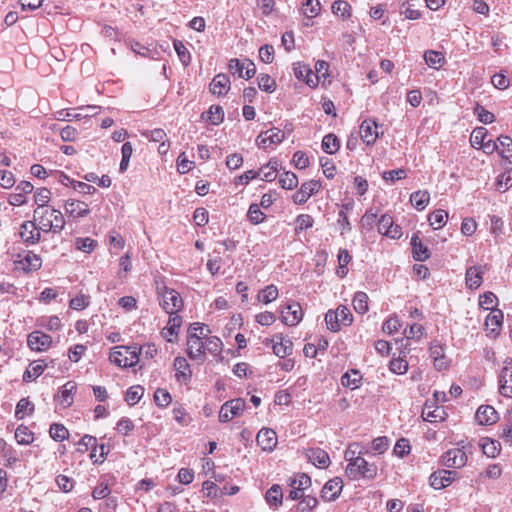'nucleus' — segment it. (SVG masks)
I'll use <instances>...</instances> for the list:
<instances>
[{
    "instance_id": "obj_1",
    "label": "nucleus",
    "mask_w": 512,
    "mask_h": 512,
    "mask_svg": "<svg viewBox=\"0 0 512 512\" xmlns=\"http://www.w3.org/2000/svg\"><path fill=\"white\" fill-rule=\"evenodd\" d=\"M34 220L38 222L43 232L59 233L63 230L65 221L62 213L51 207H41L34 210Z\"/></svg>"
},
{
    "instance_id": "obj_2",
    "label": "nucleus",
    "mask_w": 512,
    "mask_h": 512,
    "mask_svg": "<svg viewBox=\"0 0 512 512\" xmlns=\"http://www.w3.org/2000/svg\"><path fill=\"white\" fill-rule=\"evenodd\" d=\"M209 332L208 327L203 323H192L188 328V355L193 360L204 361L205 359V346L202 338Z\"/></svg>"
},
{
    "instance_id": "obj_3",
    "label": "nucleus",
    "mask_w": 512,
    "mask_h": 512,
    "mask_svg": "<svg viewBox=\"0 0 512 512\" xmlns=\"http://www.w3.org/2000/svg\"><path fill=\"white\" fill-rule=\"evenodd\" d=\"M141 348L137 346L115 347L110 353L109 359L115 365L128 368L133 367L139 362Z\"/></svg>"
},
{
    "instance_id": "obj_4",
    "label": "nucleus",
    "mask_w": 512,
    "mask_h": 512,
    "mask_svg": "<svg viewBox=\"0 0 512 512\" xmlns=\"http://www.w3.org/2000/svg\"><path fill=\"white\" fill-rule=\"evenodd\" d=\"M378 467L374 463H369L363 457H356L352 463H348L345 473L350 480L374 479L377 476Z\"/></svg>"
},
{
    "instance_id": "obj_5",
    "label": "nucleus",
    "mask_w": 512,
    "mask_h": 512,
    "mask_svg": "<svg viewBox=\"0 0 512 512\" xmlns=\"http://www.w3.org/2000/svg\"><path fill=\"white\" fill-rule=\"evenodd\" d=\"M352 321L353 316L348 307L344 305L338 306L335 311L329 310L325 315L327 328L332 332H338L341 326H349Z\"/></svg>"
},
{
    "instance_id": "obj_6",
    "label": "nucleus",
    "mask_w": 512,
    "mask_h": 512,
    "mask_svg": "<svg viewBox=\"0 0 512 512\" xmlns=\"http://www.w3.org/2000/svg\"><path fill=\"white\" fill-rule=\"evenodd\" d=\"M157 292L160 296V306L166 313H178L183 307V300L180 294L166 286L158 287Z\"/></svg>"
},
{
    "instance_id": "obj_7",
    "label": "nucleus",
    "mask_w": 512,
    "mask_h": 512,
    "mask_svg": "<svg viewBox=\"0 0 512 512\" xmlns=\"http://www.w3.org/2000/svg\"><path fill=\"white\" fill-rule=\"evenodd\" d=\"M499 393L507 398H512V358L507 357L503 361V367L498 375Z\"/></svg>"
},
{
    "instance_id": "obj_8",
    "label": "nucleus",
    "mask_w": 512,
    "mask_h": 512,
    "mask_svg": "<svg viewBox=\"0 0 512 512\" xmlns=\"http://www.w3.org/2000/svg\"><path fill=\"white\" fill-rule=\"evenodd\" d=\"M246 407V402L242 398H236L225 402L219 412V421L228 422L234 417L240 416Z\"/></svg>"
},
{
    "instance_id": "obj_9",
    "label": "nucleus",
    "mask_w": 512,
    "mask_h": 512,
    "mask_svg": "<svg viewBox=\"0 0 512 512\" xmlns=\"http://www.w3.org/2000/svg\"><path fill=\"white\" fill-rule=\"evenodd\" d=\"M289 486L291 487L289 498L299 500L304 497V491L310 488L311 478L305 473H300L290 478Z\"/></svg>"
},
{
    "instance_id": "obj_10",
    "label": "nucleus",
    "mask_w": 512,
    "mask_h": 512,
    "mask_svg": "<svg viewBox=\"0 0 512 512\" xmlns=\"http://www.w3.org/2000/svg\"><path fill=\"white\" fill-rule=\"evenodd\" d=\"M467 463V455L460 448H453L441 456V464L448 468H462Z\"/></svg>"
},
{
    "instance_id": "obj_11",
    "label": "nucleus",
    "mask_w": 512,
    "mask_h": 512,
    "mask_svg": "<svg viewBox=\"0 0 512 512\" xmlns=\"http://www.w3.org/2000/svg\"><path fill=\"white\" fill-rule=\"evenodd\" d=\"M456 477V472L452 470L439 469L433 472L429 477V484L432 488L440 490L448 487Z\"/></svg>"
},
{
    "instance_id": "obj_12",
    "label": "nucleus",
    "mask_w": 512,
    "mask_h": 512,
    "mask_svg": "<svg viewBox=\"0 0 512 512\" xmlns=\"http://www.w3.org/2000/svg\"><path fill=\"white\" fill-rule=\"evenodd\" d=\"M378 232L392 239H399L402 236L401 227L394 224L393 218L388 214L382 215L379 219Z\"/></svg>"
},
{
    "instance_id": "obj_13",
    "label": "nucleus",
    "mask_w": 512,
    "mask_h": 512,
    "mask_svg": "<svg viewBox=\"0 0 512 512\" xmlns=\"http://www.w3.org/2000/svg\"><path fill=\"white\" fill-rule=\"evenodd\" d=\"M285 137L284 132L276 127L270 128L265 132H262L256 139L259 147L266 148L270 145L280 144Z\"/></svg>"
},
{
    "instance_id": "obj_14",
    "label": "nucleus",
    "mask_w": 512,
    "mask_h": 512,
    "mask_svg": "<svg viewBox=\"0 0 512 512\" xmlns=\"http://www.w3.org/2000/svg\"><path fill=\"white\" fill-rule=\"evenodd\" d=\"M321 184L316 180H310L303 183L298 191L293 195L295 204H304L315 193L319 191Z\"/></svg>"
},
{
    "instance_id": "obj_15",
    "label": "nucleus",
    "mask_w": 512,
    "mask_h": 512,
    "mask_svg": "<svg viewBox=\"0 0 512 512\" xmlns=\"http://www.w3.org/2000/svg\"><path fill=\"white\" fill-rule=\"evenodd\" d=\"M282 321L288 326L297 325L303 317L302 307L299 303H290L281 310Z\"/></svg>"
},
{
    "instance_id": "obj_16",
    "label": "nucleus",
    "mask_w": 512,
    "mask_h": 512,
    "mask_svg": "<svg viewBox=\"0 0 512 512\" xmlns=\"http://www.w3.org/2000/svg\"><path fill=\"white\" fill-rule=\"evenodd\" d=\"M77 385L73 381L65 383L57 395L54 396V400L62 407L68 408L74 402V395L76 393Z\"/></svg>"
},
{
    "instance_id": "obj_17",
    "label": "nucleus",
    "mask_w": 512,
    "mask_h": 512,
    "mask_svg": "<svg viewBox=\"0 0 512 512\" xmlns=\"http://www.w3.org/2000/svg\"><path fill=\"white\" fill-rule=\"evenodd\" d=\"M17 268L25 272L37 271L41 268L42 259L39 255L27 251L23 255H19V260L16 261Z\"/></svg>"
},
{
    "instance_id": "obj_18",
    "label": "nucleus",
    "mask_w": 512,
    "mask_h": 512,
    "mask_svg": "<svg viewBox=\"0 0 512 512\" xmlns=\"http://www.w3.org/2000/svg\"><path fill=\"white\" fill-rule=\"evenodd\" d=\"M360 136L367 145L374 144L379 138L377 123L372 119L364 120L360 125Z\"/></svg>"
},
{
    "instance_id": "obj_19",
    "label": "nucleus",
    "mask_w": 512,
    "mask_h": 512,
    "mask_svg": "<svg viewBox=\"0 0 512 512\" xmlns=\"http://www.w3.org/2000/svg\"><path fill=\"white\" fill-rule=\"evenodd\" d=\"M39 230V226L36 227L34 222L25 221L20 227L19 234L25 244L33 245L40 241L41 235Z\"/></svg>"
},
{
    "instance_id": "obj_20",
    "label": "nucleus",
    "mask_w": 512,
    "mask_h": 512,
    "mask_svg": "<svg viewBox=\"0 0 512 512\" xmlns=\"http://www.w3.org/2000/svg\"><path fill=\"white\" fill-rule=\"evenodd\" d=\"M28 346L34 351L46 350L52 343L50 335L40 331H34L29 334L27 339Z\"/></svg>"
},
{
    "instance_id": "obj_21",
    "label": "nucleus",
    "mask_w": 512,
    "mask_h": 512,
    "mask_svg": "<svg viewBox=\"0 0 512 512\" xmlns=\"http://www.w3.org/2000/svg\"><path fill=\"white\" fill-rule=\"evenodd\" d=\"M230 85L231 82L229 77L224 73H220L212 79L209 85V90L213 95L220 97L228 93Z\"/></svg>"
},
{
    "instance_id": "obj_22",
    "label": "nucleus",
    "mask_w": 512,
    "mask_h": 512,
    "mask_svg": "<svg viewBox=\"0 0 512 512\" xmlns=\"http://www.w3.org/2000/svg\"><path fill=\"white\" fill-rule=\"evenodd\" d=\"M258 445L266 451H272L277 445L276 432L270 428H262L256 437Z\"/></svg>"
},
{
    "instance_id": "obj_23",
    "label": "nucleus",
    "mask_w": 512,
    "mask_h": 512,
    "mask_svg": "<svg viewBox=\"0 0 512 512\" xmlns=\"http://www.w3.org/2000/svg\"><path fill=\"white\" fill-rule=\"evenodd\" d=\"M343 481L335 477L327 481L322 489L321 497L326 501H334L341 493Z\"/></svg>"
},
{
    "instance_id": "obj_24",
    "label": "nucleus",
    "mask_w": 512,
    "mask_h": 512,
    "mask_svg": "<svg viewBox=\"0 0 512 512\" xmlns=\"http://www.w3.org/2000/svg\"><path fill=\"white\" fill-rule=\"evenodd\" d=\"M64 208L73 218H83L90 213L88 204L80 200L69 199L65 202Z\"/></svg>"
},
{
    "instance_id": "obj_25",
    "label": "nucleus",
    "mask_w": 512,
    "mask_h": 512,
    "mask_svg": "<svg viewBox=\"0 0 512 512\" xmlns=\"http://www.w3.org/2000/svg\"><path fill=\"white\" fill-rule=\"evenodd\" d=\"M475 419L480 425H492L497 422L498 413L494 407L490 405H482L477 409Z\"/></svg>"
},
{
    "instance_id": "obj_26",
    "label": "nucleus",
    "mask_w": 512,
    "mask_h": 512,
    "mask_svg": "<svg viewBox=\"0 0 512 512\" xmlns=\"http://www.w3.org/2000/svg\"><path fill=\"white\" fill-rule=\"evenodd\" d=\"M306 458L319 468H326L330 463V457L326 451L321 448H309L305 450Z\"/></svg>"
},
{
    "instance_id": "obj_27",
    "label": "nucleus",
    "mask_w": 512,
    "mask_h": 512,
    "mask_svg": "<svg viewBox=\"0 0 512 512\" xmlns=\"http://www.w3.org/2000/svg\"><path fill=\"white\" fill-rule=\"evenodd\" d=\"M174 368L176 370L175 378L179 383H188L191 379L192 373L190 365L184 357H176L174 359Z\"/></svg>"
},
{
    "instance_id": "obj_28",
    "label": "nucleus",
    "mask_w": 512,
    "mask_h": 512,
    "mask_svg": "<svg viewBox=\"0 0 512 512\" xmlns=\"http://www.w3.org/2000/svg\"><path fill=\"white\" fill-rule=\"evenodd\" d=\"M444 409L434 403L427 401L422 410V417L429 422H437L444 419Z\"/></svg>"
},
{
    "instance_id": "obj_29",
    "label": "nucleus",
    "mask_w": 512,
    "mask_h": 512,
    "mask_svg": "<svg viewBox=\"0 0 512 512\" xmlns=\"http://www.w3.org/2000/svg\"><path fill=\"white\" fill-rule=\"evenodd\" d=\"M482 267L481 266H471L466 270L465 274V282L466 286L469 289H477L481 286L483 277H482Z\"/></svg>"
},
{
    "instance_id": "obj_30",
    "label": "nucleus",
    "mask_w": 512,
    "mask_h": 512,
    "mask_svg": "<svg viewBox=\"0 0 512 512\" xmlns=\"http://www.w3.org/2000/svg\"><path fill=\"white\" fill-rule=\"evenodd\" d=\"M412 254L416 261H426L430 257V251L419 239L417 234H414L411 238Z\"/></svg>"
},
{
    "instance_id": "obj_31",
    "label": "nucleus",
    "mask_w": 512,
    "mask_h": 512,
    "mask_svg": "<svg viewBox=\"0 0 512 512\" xmlns=\"http://www.w3.org/2000/svg\"><path fill=\"white\" fill-rule=\"evenodd\" d=\"M273 353L280 357L284 358L292 353V343L290 340H284L280 336H276L273 340Z\"/></svg>"
},
{
    "instance_id": "obj_32",
    "label": "nucleus",
    "mask_w": 512,
    "mask_h": 512,
    "mask_svg": "<svg viewBox=\"0 0 512 512\" xmlns=\"http://www.w3.org/2000/svg\"><path fill=\"white\" fill-rule=\"evenodd\" d=\"M410 201L418 211L424 210L430 201V194L426 190H419L411 194Z\"/></svg>"
},
{
    "instance_id": "obj_33",
    "label": "nucleus",
    "mask_w": 512,
    "mask_h": 512,
    "mask_svg": "<svg viewBox=\"0 0 512 512\" xmlns=\"http://www.w3.org/2000/svg\"><path fill=\"white\" fill-rule=\"evenodd\" d=\"M46 364L43 360H38L31 363L23 375V380L25 382L35 380L38 378L45 370Z\"/></svg>"
},
{
    "instance_id": "obj_34",
    "label": "nucleus",
    "mask_w": 512,
    "mask_h": 512,
    "mask_svg": "<svg viewBox=\"0 0 512 512\" xmlns=\"http://www.w3.org/2000/svg\"><path fill=\"white\" fill-rule=\"evenodd\" d=\"M202 118L213 125H219L224 120V110L219 105H212L206 113L202 114Z\"/></svg>"
},
{
    "instance_id": "obj_35",
    "label": "nucleus",
    "mask_w": 512,
    "mask_h": 512,
    "mask_svg": "<svg viewBox=\"0 0 512 512\" xmlns=\"http://www.w3.org/2000/svg\"><path fill=\"white\" fill-rule=\"evenodd\" d=\"M430 357L434 361V366L438 370L445 369L447 367V361L444 356V351L441 345H433L429 349Z\"/></svg>"
},
{
    "instance_id": "obj_36",
    "label": "nucleus",
    "mask_w": 512,
    "mask_h": 512,
    "mask_svg": "<svg viewBox=\"0 0 512 512\" xmlns=\"http://www.w3.org/2000/svg\"><path fill=\"white\" fill-rule=\"evenodd\" d=\"M283 493L280 485L274 484L266 492L265 499L270 506H279L282 504Z\"/></svg>"
},
{
    "instance_id": "obj_37",
    "label": "nucleus",
    "mask_w": 512,
    "mask_h": 512,
    "mask_svg": "<svg viewBox=\"0 0 512 512\" xmlns=\"http://www.w3.org/2000/svg\"><path fill=\"white\" fill-rule=\"evenodd\" d=\"M169 320L167 326L163 329L162 334L167 337V334L170 336L177 335L178 330L182 323V318L177 313H168Z\"/></svg>"
},
{
    "instance_id": "obj_38",
    "label": "nucleus",
    "mask_w": 512,
    "mask_h": 512,
    "mask_svg": "<svg viewBox=\"0 0 512 512\" xmlns=\"http://www.w3.org/2000/svg\"><path fill=\"white\" fill-rule=\"evenodd\" d=\"M448 219V213L443 209H437L428 216V221L433 229L442 228Z\"/></svg>"
},
{
    "instance_id": "obj_39",
    "label": "nucleus",
    "mask_w": 512,
    "mask_h": 512,
    "mask_svg": "<svg viewBox=\"0 0 512 512\" xmlns=\"http://www.w3.org/2000/svg\"><path fill=\"white\" fill-rule=\"evenodd\" d=\"M340 148V142L335 134L329 133L322 140V149L327 154H335Z\"/></svg>"
},
{
    "instance_id": "obj_40",
    "label": "nucleus",
    "mask_w": 512,
    "mask_h": 512,
    "mask_svg": "<svg viewBox=\"0 0 512 512\" xmlns=\"http://www.w3.org/2000/svg\"><path fill=\"white\" fill-rule=\"evenodd\" d=\"M354 310L359 314H365L369 310L368 295L365 292H356L353 298Z\"/></svg>"
},
{
    "instance_id": "obj_41",
    "label": "nucleus",
    "mask_w": 512,
    "mask_h": 512,
    "mask_svg": "<svg viewBox=\"0 0 512 512\" xmlns=\"http://www.w3.org/2000/svg\"><path fill=\"white\" fill-rule=\"evenodd\" d=\"M480 446L482 452L490 458H495L500 453L501 449L500 443L498 441L491 440L488 438L483 439Z\"/></svg>"
},
{
    "instance_id": "obj_42",
    "label": "nucleus",
    "mask_w": 512,
    "mask_h": 512,
    "mask_svg": "<svg viewBox=\"0 0 512 512\" xmlns=\"http://www.w3.org/2000/svg\"><path fill=\"white\" fill-rule=\"evenodd\" d=\"M426 64L434 69H438L444 63V56L441 52L428 50L424 53Z\"/></svg>"
},
{
    "instance_id": "obj_43",
    "label": "nucleus",
    "mask_w": 512,
    "mask_h": 512,
    "mask_svg": "<svg viewBox=\"0 0 512 512\" xmlns=\"http://www.w3.org/2000/svg\"><path fill=\"white\" fill-rule=\"evenodd\" d=\"M503 321V313L501 310H493L486 318L485 325L491 330L492 333H496L497 329L501 326Z\"/></svg>"
},
{
    "instance_id": "obj_44",
    "label": "nucleus",
    "mask_w": 512,
    "mask_h": 512,
    "mask_svg": "<svg viewBox=\"0 0 512 512\" xmlns=\"http://www.w3.org/2000/svg\"><path fill=\"white\" fill-rule=\"evenodd\" d=\"M15 438L19 444L28 445L33 442L34 435L28 427L20 425L15 431Z\"/></svg>"
},
{
    "instance_id": "obj_45",
    "label": "nucleus",
    "mask_w": 512,
    "mask_h": 512,
    "mask_svg": "<svg viewBox=\"0 0 512 512\" xmlns=\"http://www.w3.org/2000/svg\"><path fill=\"white\" fill-rule=\"evenodd\" d=\"M144 395V388L140 385L131 386L126 392V402L129 405L137 404Z\"/></svg>"
},
{
    "instance_id": "obj_46",
    "label": "nucleus",
    "mask_w": 512,
    "mask_h": 512,
    "mask_svg": "<svg viewBox=\"0 0 512 512\" xmlns=\"http://www.w3.org/2000/svg\"><path fill=\"white\" fill-rule=\"evenodd\" d=\"M33 410L34 405L27 398H22L16 405L15 417L23 419L25 415L31 414Z\"/></svg>"
},
{
    "instance_id": "obj_47",
    "label": "nucleus",
    "mask_w": 512,
    "mask_h": 512,
    "mask_svg": "<svg viewBox=\"0 0 512 512\" xmlns=\"http://www.w3.org/2000/svg\"><path fill=\"white\" fill-rule=\"evenodd\" d=\"M488 131L484 127L475 128L470 136V143L474 148H480L484 144Z\"/></svg>"
},
{
    "instance_id": "obj_48",
    "label": "nucleus",
    "mask_w": 512,
    "mask_h": 512,
    "mask_svg": "<svg viewBox=\"0 0 512 512\" xmlns=\"http://www.w3.org/2000/svg\"><path fill=\"white\" fill-rule=\"evenodd\" d=\"M361 380L360 373L357 370H352L351 373H345L341 378V383L345 387L355 389Z\"/></svg>"
},
{
    "instance_id": "obj_49",
    "label": "nucleus",
    "mask_w": 512,
    "mask_h": 512,
    "mask_svg": "<svg viewBox=\"0 0 512 512\" xmlns=\"http://www.w3.org/2000/svg\"><path fill=\"white\" fill-rule=\"evenodd\" d=\"M278 297V289L275 285L266 286L260 291L258 298L264 304L274 301Z\"/></svg>"
},
{
    "instance_id": "obj_50",
    "label": "nucleus",
    "mask_w": 512,
    "mask_h": 512,
    "mask_svg": "<svg viewBox=\"0 0 512 512\" xmlns=\"http://www.w3.org/2000/svg\"><path fill=\"white\" fill-rule=\"evenodd\" d=\"M320 12L319 0H305L303 2V14L308 18L316 17Z\"/></svg>"
},
{
    "instance_id": "obj_51",
    "label": "nucleus",
    "mask_w": 512,
    "mask_h": 512,
    "mask_svg": "<svg viewBox=\"0 0 512 512\" xmlns=\"http://www.w3.org/2000/svg\"><path fill=\"white\" fill-rule=\"evenodd\" d=\"M247 217L252 224L257 225L265 220L266 215L260 210L258 204L254 203L250 205Z\"/></svg>"
},
{
    "instance_id": "obj_52",
    "label": "nucleus",
    "mask_w": 512,
    "mask_h": 512,
    "mask_svg": "<svg viewBox=\"0 0 512 512\" xmlns=\"http://www.w3.org/2000/svg\"><path fill=\"white\" fill-rule=\"evenodd\" d=\"M279 183L283 189L292 190L298 185V178L293 172H285L281 175Z\"/></svg>"
},
{
    "instance_id": "obj_53",
    "label": "nucleus",
    "mask_w": 512,
    "mask_h": 512,
    "mask_svg": "<svg viewBox=\"0 0 512 512\" xmlns=\"http://www.w3.org/2000/svg\"><path fill=\"white\" fill-rule=\"evenodd\" d=\"M49 433L51 438L54 439L55 441H63L69 435L68 430L62 424L58 423H53L50 426Z\"/></svg>"
},
{
    "instance_id": "obj_54",
    "label": "nucleus",
    "mask_w": 512,
    "mask_h": 512,
    "mask_svg": "<svg viewBox=\"0 0 512 512\" xmlns=\"http://www.w3.org/2000/svg\"><path fill=\"white\" fill-rule=\"evenodd\" d=\"M258 87L265 91L272 93L276 89V82L268 74H260L257 78Z\"/></svg>"
},
{
    "instance_id": "obj_55",
    "label": "nucleus",
    "mask_w": 512,
    "mask_h": 512,
    "mask_svg": "<svg viewBox=\"0 0 512 512\" xmlns=\"http://www.w3.org/2000/svg\"><path fill=\"white\" fill-rule=\"evenodd\" d=\"M474 114L478 120L484 124H490L495 120V116L492 112L486 110L482 105L477 104L474 107Z\"/></svg>"
},
{
    "instance_id": "obj_56",
    "label": "nucleus",
    "mask_w": 512,
    "mask_h": 512,
    "mask_svg": "<svg viewBox=\"0 0 512 512\" xmlns=\"http://www.w3.org/2000/svg\"><path fill=\"white\" fill-rule=\"evenodd\" d=\"M332 12L335 15H340L343 18L350 17V5L343 0H337L332 4Z\"/></svg>"
},
{
    "instance_id": "obj_57",
    "label": "nucleus",
    "mask_w": 512,
    "mask_h": 512,
    "mask_svg": "<svg viewBox=\"0 0 512 512\" xmlns=\"http://www.w3.org/2000/svg\"><path fill=\"white\" fill-rule=\"evenodd\" d=\"M154 400L159 407L165 408L171 403L172 398L167 390L159 388L154 393Z\"/></svg>"
},
{
    "instance_id": "obj_58",
    "label": "nucleus",
    "mask_w": 512,
    "mask_h": 512,
    "mask_svg": "<svg viewBox=\"0 0 512 512\" xmlns=\"http://www.w3.org/2000/svg\"><path fill=\"white\" fill-rule=\"evenodd\" d=\"M389 369L395 374H405L408 370V363L401 358H393L389 363Z\"/></svg>"
},
{
    "instance_id": "obj_59",
    "label": "nucleus",
    "mask_w": 512,
    "mask_h": 512,
    "mask_svg": "<svg viewBox=\"0 0 512 512\" xmlns=\"http://www.w3.org/2000/svg\"><path fill=\"white\" fill-rule=\"evenodd\" d=\"M96 246L97 242L89 237L76 239V248L82 252L91 253Z\"/></svg>"
},
{
    "instance_id": "obj_60",
    "label": "nucleus",
    "mask_w": 512,
    "mask_h": 512,
    "mask_svg": "<svg viewBox=\"0 0 512 512\" xmlns=\"http://www.w3.org/2000/svg\"><path fill=\"white\" fill-rule=\"evenodd\" d=\"M318 501L315 497L306 495L301 498V501L298 505V510L300 512H311L317 505Z\"/></svg>"
},
{
    "instance_id": "obj_61",
    "label": "nucleus",
    "mask_w": 512,
    "mask_h": 512,
    "mask_svg": "<svg viewBox=\"0 0 512 512\" xmlns=\"http://www.w3.org/2000/svg\"><path fill=\"white\" fill-rule=\"evenodd\" d=\"M174 49L184 65H188L191 59L190 53L181 41H174Z\"/></svg>"
},
{
    "instance_id": "obj_62",
    "label": "nucleus",
    "mask_w": 512,
    "mask_h": 512,
    "mask_svg": "<svg viewBox=\"0 0 512 512\" xmlns=\"http://www.w3.org/2000/svg\"><path fill=\"white\" fill-rule=\"evenodd\" d=\"M498 141L502 147V150L499 151V154L504 158H509L512 156V139L508 136H500Z\"/></svg>"
},
{
    "instance_id": "obj_63",
    "label": "nucleus",
    "mask_w": 512,
    "mask_h": 512,
    "mask_svg": "<svg viewBox=\"0 0 512 512\" xmlns=\"http://www.w3.org/2000/svg\"><path fill=\"white\" fill-rule=\"evenodd\" d=\"M393 452L395 455H397L398 457H401V458H403L404 456L409 454L410 453L409 441L405 438L399 439L394 446Z\"/></svg>"
},
{
    "instance_id": "obj_64",
    "label": "nucleus",
    "mask_w": 512,
    "mask_h": 512,
    "mask_svg": "<svg viewBox=\"0 0 512 512\" xmlns=\"http://www.w3.org/2000/svg\"><path fill=\"white\" fill-rule=\"evenodd\" d=\"M314 224V219L311 215L301 214L296 218V230H307L311 228Z\"/></svg>"
}]
</instances>
